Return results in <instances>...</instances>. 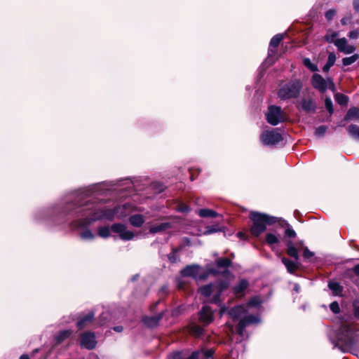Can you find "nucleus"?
I'll list each match as a JSON object with an SVG mask.
<instances>
[{
	"instance_id": "obj_1",
	"label": "nucleus",
	"mask_w": 359,
	"mask_h": 359,
	"mask_svg": "<svg viewBox=\"0 0 359 359\" xmlns=\"http://www.w3.org/2000/svg\"><path fill=\"white\" fill-rule=\"evenodd\" d=\"M250 218L253 222L250 231L255 236H258L264 232L266 225L272 224L277 221V219L274 217L258 212H251L250 213Z\"/></svg>"
},
{
	"instance_id": "obj_2",
	"label": "nucleus",
	"mask_w": 359,
	"mask_h": 359,
	"mask_svg": "<svg viewBox=\"0 0 359 359\" xmlns=\"http://www.w3.org/2000/svg\"><path fill=\"white\" fill-rule=\"evenodd\" d=\"M229 287V283L220 281L214 284H210L199 289L201 294L205 297L210 298V302L218 304L222 302L221 293Z\"/></svg>"
},
{
	"instance_id": "obj_3",
	"label": "nucleus",
	"mask_w": 359,
	"mask_h": 359,
	"mask_svg": "<svg viewBox=\"0 0 359 359\" xmlns=\"http://www.w3.org/2000/svg\"><path fill=\"white\" fill-rule=\"evenodd\" d=\"M128 205H123L121 207H118L115 210H102L99 212L95 214L93 218L90 219L88 222V223H90L92 221H95L97 219H112L115 216L119 219L123 218L127 216L129 213Z\"/></svg>"
},
{
	"instance_id": "obj_4",
	"label": "nucleus",
	"mask_w": 359,
	"mask_h": 359,
	"mask_svg": "<svg viewBox=\"0 0 359 359\" xmlns=\"http://www.w3.org/2000/svg\"><path fill=\"white\" fill-rule=\"evenodd\" d=\"M301 86V83L298 80L290 82L279 90L278 96L282 99L295 97L299 95Z\"/></svg>"
},
{
	"instance_id": "obj_5",
	"label": "nucleus",
	"mask_w": 359,
	"mask_h": 359,
	"mask_svg": "<svg viewBox=\"0 0 359 359\" xmlns=\"http://www.w3.org/2000/svg\"><path fill=\"white\" fill-rule=\"evenodd\" d=\"M311 83L314 88L321 93L325 92L327 89L335 90V86L332 80L330 78L325 79L320 74H315L312 76Z\"/></svg>"
},
{
	"instance_id": "obj_6",
	"label": "nucleus",
	"mask_w": 359,
	"mask_h": 359,
	"mask_svg": "<svg viewBox=\"0 0 359 359\" xmlns=\"http://www.w3.org/2000/svg\"><path fill=\"white\" fill-rule=\"evenodd\" d=\"M262 302V300L259 297H255L246 305H240L231 309L229 311V314L233 320H238L247 312L246 308L257 306L261 304Z\"/></svg>"
},
{
	"instance_id": "obj_7",
	"label": "nucleus",
	"mask_w": 359,
	"mask_h": 359,
	"mask_svg": "<svg viewBox=\"0 0 359 359\" xmlns=\"http://www.w3.org/2000/svg\"><path fill=\"white\" fill-rule=\"evenodd\" d=\"M266 116L268 123L273 126H276L280 122L285 120V116L282 111L281 108L278 107H269Z\"/></svg>"
},
{
	"instance_id": "obj_8",
	"label": "nucleus",
	"mask_w": 359,
	"mask_h": 359,
	"mask_svg": "<svg viewBox=\"0 0 359 359\" xmlns=\"http://www.w3.org/2000/svg\"><path fill=\"white\" fill-rule=\"evenodd\" d=\"M260 138L264 145H272L283 140L281 135L276 130L264 131Z\"/></svg>"
},
{
	"instance_id": "obj_9",
	"label": "nucleus",
	"mask_w": 359,
	"mask_h": 359,
	"mask_svg": "<svg viewBox=\"0 0 359 359\" xmlns=\"http://www.w3.org/2000/svg\"><path fill=\"white\" fill-rule=\"evenodd\" d=\"M111 230L118 233L119 237L124 241H130L132 240L134 236L135 233L127 229V227L121 224H114L111 226Z\"/></svg>"
},
{
	"instance_id": "obj_10",
	"label": "nucleus",
	"mask_w": 359,
	"mask_h": 359,
	"mask_svg": "<svg viewBox=\"0 0 359 359\" xmlns=\"http://www.w3.org/2000/svg\"><path fill=\"white\" fill-rule=\"evenodd\" d=\"M339 332L341 336L339 337V342L341 341L344 343L346 346H350L352 344V330L351 327V325L348 323H345L339 329Z\"/></svg>"
},
{
	"instance_id": "obj_11",
	"label": "nucleus",
	"mask_w": 359,
	"mask_h": 359,
	"mask_svg": "<svg viewBox=\"0 0 359 359\" xmlns=\"http://www.w3.org/2000/svg\"><path fill=\"white\" fill-rule=\"evenodd\" d=\"M259 322V318L255 316H249L241 319L238 327L237 332L241 336H244V329L245 327L250 324H255Z\"/></svg>"
},
{
	"instance_id": "obj_12",
	"label": "nucleus",
	"mask_w": 359,
	"mask_h": 359,
	"mask_svg": "<svg viewBox=\"0 0 359 359\" xmlns=\"http://www.w3.org/2000/svg\"><path fill=\"white\" fill-rule=\"evenodd\" d=\"M96 345V340L93 333L85 332L81 335V346L87 348L93 349Z\"/></svg>"
},
{
	"instance_id": "obj_13",
	"label": "nucleus",
	"mask_w": 359,
	"mask_h": 359,
	"mask_svg": "<svg viewBox=\"0 0 359 359\" xmlns=\"http://www.w3.org/2000/svg\"><path fill=\"white\" fill-rule=\"evenodd\" d=\"M214 319L213 311L208 306H204L199 313V320L205 325L210 324Z\"/></svg>"
},
{
	"instance_id": "obj_14",
	"label": "nucleus",
	"mask_w": 359,
	"mask_h": 359,
	"mask_svg": "<svg viewBox=\"0 0 359 359\" xmlns=\"http://www.w3.org/2000/svg\"><path fill=\"white\" fill-rule=\"evenodd\" d=\"M184 276L193 277L194 278L202 279L203 277L201 276V268L197 265L188 266L182 271Z\"/></svg>"
},
{
	"instance_id": "obj_15",
	"label": "nucleus",
	"mask_w": 359,
	"mask_h": 359,
	"mask_svg": "<svg viewBox=\"0 0 359 359\" xmlns=\"http://www.w3.org/2000/svg\"><path fill=\"white\" fill-rule=\"evenodd\" d=\"M335 46L337 47L339 50L343 52L345 54H351L355 50L353 46L348 45L347 43V40L345 38L336 40Z\"/></svg>"
},
{
	"instance_id": "obj_16",
	"label": "nucleus",
	"mask_w": 359,
	"mask_h": 359,
	"mask_svg": "<svg viewBox=\"0 0 359 359\" xmlns=\"http://www.w3.org/2000/svg\"><path fill=\"white\" fill-rule=\"evenodd\" d=\"M248 285V282L246 280H241L238 285L233 289L234 295L238 298L243 297Z\"/></svg>"
},
{
	"instance_id": "obj_17",
	"label": "nucleus",
	"mask_w": 359,
	"mask_h": 359,
	"mask_svg": "<svg viewBox=\"0 0 359 359\" xmlns=\"http://www.w3.org/2000/svg\"><path fill=\"white\" fill-rule=\"evenodd\" d=\"M212 353L213 352L212 350L194 352L189 358V359H210L212 358Z\"/></svg>"
},
{
	"instance_id": "obj_18",
	"label": "nucleus",
	"mask_w": 359,
	"mask_h": 359,
	"mask_svg": "<svg viewBox=\"0 0 359 359\" xmlns=\"http://www.w3.org/2000/svg\"><path fill=\"white\" fill-rule=\"evenodd\" d=\"M94 314L89 312L86 316L80 319L77 323V326L79 329H82L92 322Z\"/></svg>"
},
{
	"instance_id": "obj_19",
	"label": "nucleus",
	"mask_w": 359,
	"mask_h": 359,
	"mask_svg": "<svg viewBox=\"0 0 359 359\" xmlns=\"http://www.w3.org/2000/svg\"><path fill=\"white\" fill-rule=\"evenodd\" d=\"M145 218L142 215H134L130 217V224L136 227H140L144 222Z\"/></svg>"
},
{
	"instance_id": "obj_20",
	"label": "nucleus",
	"mask_w": 359,
	"mask_h": 359,
	"mask_svg": "<svg viewBox=\"0 0 359 359\" xmlns=\"http://www.w3.org/2000/svg\"><path fill=\"white\" fill-rule=\"evenodd\" d=\"M302 107L306 111H313L315 110L316 105L313 100L305 99L302 101Z\"/></svg>"
},
{
	"instance_id": "obj_21",
	"label": "nucleus",
	"mask_w": 359,
	"mask_h": 359,
	"mask_svg": "<svg viewBox=\"0 0 359 359\" xmlns=\"http://www.w3.org/2000/svg\"><path fill=\"white\" fill-rule=\"evenodd\" d=\"M328 287L334 295H340L341 294L342 287L338 283L330 281L328 284Z\"/></svg>"
},
{
	"instance_id": "obj_22",
	"label": "nucleus",
	"mask_w": 359,
	"mask_h": 359,
	"mask_svg": "<svg viewBox=\"0 0 359 359\" xmlns=\"http://www.w3.org/2000/svg\"><path fill=\"white\" fill-rule=\"evenodd\" d=\"M72 334V331L70 330H63L60 332L55 337V341L57 344H60L65 339H67Z\"/></svg>"
},
{
	"instance_id": "obj_23",
	"label": "nucleus",
	"mask_w": 359,
	"mask_h": 359,
	"mask_svg": "<svg viewBox=\"0 0 359 359\" xmlns=\"http://www.w3.org/2000/svg\"><path fill=\"white\" fill-rule=\"evenodd\" d=\"M354 118H359V109L357 107L350 108L344 117L345 120H351Z\"/></svg>"
},
{
	"instance_id": "obj_24",
	"label": "nucleus",
	"mask_w": 359,
	"mask_h": 359,
	"mask_svg": "<svg viewBox=\"0 0 359 359\" xmlns=\"http://www.w3.org/2000/svg\"><path fill=\"white\" fill-rule=\"evenodd\" d=\"M282 262L286 266L288 272H290V273H293L297 268V262L290 261V260L287 259V258L283 257L282 259Z\"/></svg>"
},
{
	"instance_id": "obj_25",
	"label": "nucleus",
	"mask_w": 359,
	"mask_h": 359,
	"mask_svg": "<svg viewBox=\"0 0 359 359\" xmlns=\"http://www.w3.org/2000/svg\"><path fill=\"white\" fill-rule=\"evenodd\" d=\"M198 215L201 217H216L218 216V214L215 211L210 209L199 210Z\"/></svg>"
},
{
	"instance_id": "obj_26",
	"label": "nucleus",
	"mask_w": 359,
	"mask_h": 359,
	"mask_svg": "<svg viewBox=\"0 0 359 359\" xmlns=\"http://www.w3.org/2000/svg\"><path fill=\"white\" fill-rule=\"evenodd\" d=\"M282 39H283V35H281V34H277V35L274 36L270 41L269 51L273 52L274 50H273V48H276L278 46L280 42L282 41Z\"/></svg>"
},
{
	"instance_id": "obj_27",
	"label": "nucleus",
	"mask_w": 359,
	"mask_h": 359,
	"mask_svg": "<svg viewBox=\"0 0 359 359\" xmlns=\"http://www.w3.org/2000/svg\"><path fill=\"white\" fill-rule=\"evenodd\" d=\"M336 60V55L333 53H330L328 55L327 63L323 67V69L324 72H327L331 67H332Z\"/></svg>"
},
{
	"instance_id": "obj_28",
	"label": "nucleus",
	"mask_w": 359,
	"mask_h": 359,
	"mask_svg": "<svg viewBox=\"0 0 359 359\" xmlns=\"http://www.w3.org/2000/svg\"><path fill=\"white\" fill-rule=\"evenodd\" d=\"M287 253L289 256L294 257L296 260L298 259V251L291 242L287 243Z\"/></svg>"
},
{
	"instance_id": "obj_29",
	"label": "nucleus",
	"mask_w": 359,
	"mask_h": 359,
	"mask_svg": "<svg viewBox=\"0 0 359 359\" xmlns=\"http://www.w3.org/2000/svg\"><path fill=\"white\" fill-rule=\"evenodd\" d=\"M170 226L168 223H161L159 225L151 226L149 231L152 233H158L167 229Z\"/></svg>"
},
{
	"instance_id": "obj_30",
	"label": "nucleus",
	"mask_w": 359,
	"mask_h": 359,
	"mask_svg": "<svg viewBox=\"0 0 359 359\" xmlns=\"http://www.w3.org/2000/svg\"><path fill=\"white\" fill-rule=\"evenodd\" d=\"M266 241L269 245H273L279 242V238L273 233H267L266 236Z\"/></svg>"
},
{
	"instance_id": "obj_31",
	"label": "nucleus",
	"mask_w": 359,
	"mask_h": 359,
	"mask_svg": "<svg viewBox=\"0 0 359 359\" xmlns=\"http://www.w3.org/2000/svg\"><path fill=\"white\" fill-rule=\"evenodd\" d=\"M358 59V55L354 54L350 57H344L342 60V62L344 66H348V65H350L354 63Z\"/></svg>"
},
{
	"instance_id": "obj_32",
	"label": "nucleus",
	"mask_w": 359,
	"mask_h": 359,
	"mask_svg": "<svg viewBox=\"0 0 359 359\" xmlns=\"http://www.w3.org/2000/svg\"><path fill=\"white\" fill-rule=\"evenodd\" d=\"M338 36V33L334 31H329L327 34L325 35V38L327 41L330 43H334L336 41V38Z\"/></svg>"
},
{
	"instance_id": "obj_33",
	"label": "nucleus",
	"mask_w": 359,
	"mask_h": 359,
	"mask_svg": "<svg viewBox=\"0 0 359 359\" xmlns=\"http://www.w3.org/2000/svg\"><path fill=\"white\" fill-rule=\"evenodd\" d=\"M335 100L341 105L346 104L348 102V97L341 93H337L334 96Z\"/></svg>"
},
{
	"instance_id": "obj_34",
	"label": "nucleus",
	"mask_w": 359,
	"mask_h": 359,
	"mask_svg": "<svg viewBox=\"0 0 359 359\" xmlns=\"http://www.w3.org/2000/svg\"><path fill=\"white\" fill-rule=\"evenodd\" d=\"M348 131L351 135L355 138H359V126L351 125L348 128Z\"/></svg>"
},
{
	"instance_id": "obj_35",
	"label": "nucleus",
	"mask_w": 359,
	"mask_h": 359,
	"mask_svg": "<svg viewBox=\"0 0 359 359\" xmlns=\"http://www.w3.org/2000/svg\"><path fill=\"white\" fill-rule=\"evenodd\" d=\"M303 64L312 72H317L318 70V67L313 64L309 58H304Z\"/></svg>"
},
{
	"instance_id": "obj_36",
	"label": "nucleus",
	"mask_w": 359,
	"mask_h": 359,
	"mask_svg": "<svg viewBox=\"0 0 359 359\" xmlns=\"http://www.w3.org/2000/svg\"><path fill=\"white\" fill-rule=\"evenodd\" d=\"M98 235L102 238H107L110 236V229L108 226L100 227L98 229Z\"/></svg>"
},
{
	"instance_id": "obj_37",
	"label": "nucleus",
	"mask_w": 359,
	"mask_h": 359,
	"mask_svg": "<svg viewBox=\"0 0 359 359\" xmlns=\"http://www.w3.org/2000/svg\"><path fill=\"white\" fill-rule=\"evenodd\" d=\"M95 236V234L89 230H84L81 233V237L84 240H92Z\"/></svg>"
},
{
	"instance_id": "obj_38",
	"label": "nucleus",
	"mask_w": 359,
	"mask_h": 359,
	"mask_svg": "<svg viewBox=\"0 0 359 359\" xmlns=\"http://www.w3.org/2000/svg\"><path fill=\"white\" fill-rule=\"evenodd\" d=\"M219 267H227L230 265L231 261L227 258L219 259L216 262Z\"/></svg>"
},
{
	"instance_id": "obj_39",
	"label": "nucleus",
	"mask_w": 359,
	"mask_h": 359,
	"mask_svg": "<svg viewBox=\"0 0 359 359\" xmlns=\"http://www.w3.org/2000/svg\"><path fill=\"white\" fill-rule=\"evenodd\" d=\"M327 128L324 126H319L315 131V135L318 137L323 136L326 132Z\"/></svg>"
},
{
	"instance_id": "obj_40",
	"label": "nucleus",
	"mask_w": 359,
	"mask_h": 359,
	"mask_svg": "<svg viewBox=\"0 0 359 359\" xmlns=\"http://www.w3.org/2000/svg\"><path fill=\"white\" fill-rule=\"evenodd\" d=\"M191 332L196 336H199L202 334L203 330L198 325H193L191 328Z\"/></svg>"
},
{
	"instance_id": "obj_41",
	"label": "nucleus",
	"mask_w": 359,
	"mask_h": 359,
	"mask_svg": "<svg viewBox=\"0 0 359 359\" xmlns=\"http://www.w3.org/2000/svg\"><path fill=\"white\" fill-rule=\"evenodd\" d=\"M325 104L326 109L328 110V111L330 114H332L333 112V107H332V102L330 98L327 97L325 100Z\"/></svg>"
},
{
	"instance_id": "obj_42",
	"label": "nucleus",
	"mask_w": 359,
	"mask_h": 359,
	"mask_svg": "<svg viewBox=\"0 0 359 359\" xmlns=\"http://www.w3.org/2000/svg\"><path fill=\"white\" fill-rule=\"evenodd\" d=\"M330 307L331 311L333 313H338L339 312L340 309H339V306L337 302H332L330 304Z\"/></svg>"
},
{
	"instance_id": "obj_43",
	"label": "nucleus",
	"mask_w": 359,
	"mask_h": 359,
	"mask_svg": "<svg viewBox=\"0 0 359 359\" xmlns=\"http://www.w3.org/2000/svg\"><path fill=\"white\" fill-rule=\"evenodd\" d=\"M350 39H356L359 36V29H354L348 33Z\"/></svg>"
},
{
	"instance_id": "obj_44",
	"label": "nucleus",
	"mask_w": 359,
	"mask_h": 359,
	"mask_svg": "<svg viewBox=\"0 0 359 359\" xmlns=\"http://www.w3.org/2000/svg\"><path fill=\"white\" fill-rule=\"evenodd\" d=\"M335 11L334 10H329L327 11L326 13H325V18L328 20H330L333 18V17L335 15Z\"/></svg>"
},
{
	"instance_id": "obj_45",
	"label": "nucleus",
	"mask_w": 359,
	"mask_h": 359,
	"mask_svg": "<svg viewBox=\"0 0 359 359\" xmlns=\"http://www.w3.org/2000/svg\"><path fill=\"white\" fill-rule=\"evenodd\" d=\"M177 210L182 212H187L189 211V207L185 204H180L177 207Z\"/></svg>"
},
{
	"instance_id": "obj_46",
	"label": "nucleus",
	"mask_w": 359,
	"mask_h": 359,
	"mask_svg": "<svg viewBox=\"0 0 359 359\" xmlns=\"http://www.w3.org/2000/svg\"><path fill=\"white\" fill-rule=\"evenodd\" d=\"M285 235L290 238H294L296 236V233L294 230L291 229H287L285 231Z\"/></svg>"
},
{
	"instance_id": "obj_47",
	"label": "nucleus",
	"mask_w": 359,
	"mask_h": 359,
	"mask_svg": "<svg viewBox=\"0 0 359 359\" xmlns=\"http://www.w3.org/2000/svg\"><path fill=\"white\" fill-rule=\"evenodd\" d=\"M313 252H310L307 248L304 249V257L310 258V257H313Z\"/></svg>"
},
{
	"instance_id": "obj_48",
	"label": "nucleus",
	"mask_w": 359,
	"mask_h": 359,
	"mask_svg": "<svg viewBox=\"0 0 359 359\" xmlns=\"http://www.w3.org/2000/svg\"><path fill=\"white\" fill-rule=\"evenodd\" d=\"M168 259L170 260V262H175L177 260V258L175 257V252H173L172 253L169 255Z\"/></svg>"
},
{
	"instance_id": "obj_49",
	"label": "nucleus",
	"mask_w": 359,
	"mask_h": 359,
	"mask_svg": "<svg viewBox=\"0 0 359 359\" xmlns=\"http://www.w3.org/2000/svg\"><path fill=\"white\" fill-rule=\"evenodd\" d=\"M353 6L356 11L359 12V0H355L353 1Z\"/></svg>"
},
{
	"instance_id": "obj_50",
	"label": "nucleus",
	"mask_w": 359,
	"mask_h": 359,
	"mask_svg": "<svg viewBox=\"0 0 359 359\" xmlns=\"http://www.w3.org/2000/svg\"><path fill=\"white\" fill-rule=\"evenodd\" d=\"M170 359H181V354L180 353H174Z\"/></svg>"
},
{
	"instance_id": "obj_51",
	"label": "nucleus",
	"mask_w": 359,
	"mask_h": 359,
	"mask_svg": "<svg viewBox=\"0 0 359 359\" xmlns=\"http://www.w3.org/2000/svg\"><path fill=\"white\" fill-rule=\"evenodd\" d=\"M226 310H227V309L226 306H221L220 311H219L220 315L222 316L223 314H224L226 313Z\"/></svg>"
},
{
	"instance_id": "obj_52",
	"label": "nucleus",
	"mask_w": 359,
	"mask_h": 359,
	"mask_svg": "<svg viewBox=\"0 0 359 359\" xmlns=\"http://www.w3.org/2000/svg\"><path fill=\"white\" fill-rule=\"evenodd\" d=\"M354 272L359 275V264L358 265H356L355 267H354Z\"/></svg>"
},
{
	"instance_id": "obj_53",
	"label": "nucleus",
	"mask_w": 359,
	"mask_h": 359,
	"mask_svg": "<svg viewBox=\"0 0 359 359\" xmlns=\"http://www.w3.org/2000/svg\"><path fill=\"white\" fill-rule=\"evenodd\" d=\"M122 327L121 326H117L114 328V330L116 332H121L122 331Z\"/></svg>"
},
{
	"instance_id": "obj_54",
	"label": "nucleus",
	"mask_w": 359,
	"mask_h": 359,
	"mask_svg": "<svg viewBox=\"0 0 359 359\" xmlns=\"http://www.w3.org/2000/svg\"><path fill=\"white\" fill-rule=\"evenodd\" d=\"M19 359H29L27 355H22Z\"/></svg>"
},
{
	"instance_id": "obj_55",
	"label": "nucleus",
	"mask_w": 359,
	"mask_h": 359,
	"mask_svg": "<svg viewBox=\"0 0 359 359\" xmlns=\"http://www.w3.org/2000/svg\"><path fill=\"white\" fill-rule=\"evenodd\" d=\"M218 231V230H217V229H209V230H208V233H212V232H216V231Z\"/></svg>"
},
{
	"instance_id": "obj_56",
	"label": "nucleus",
	"mask_w": 359,
	"mask_h": 359,
	"mask_svg": "<svg viewBox=\"0 0 359 359\" xmlns=\"http://www.w3.org/2000/svg\"><path fill=\"white\" fill-rule=\"evenodd\" d=\"M294 290H295L297 292H299V291L300 287H299V286L297 284H295V285H294Z\"/></svg>"
},
{
	"instance_id": "obj_57",
	"label": "nucleus",
	"mask_w": 359,
	"mask_h": 359,
	"mask_svg": "<svg viewBox=\"0 0 359 359\" xmlns=\"http://www.w3.org/2000/svg\"><path fill=\"white\" fill-rule=\"evenodd\" d=\"M237 235L240 238H243L244 236V234L243 233H241V232L238 233Z\"/></svg>"
},
{
	"instance_id": "obj_58",
	"label": "nucleus",
	"mask_w": 359,
	"mask_h": 359,
	"mask_svg": "<svg viewBox=\"0 0 359 359\" xmlns=\"http://www.w3.org/2000/svg\"><path fill=\"white\" fill-rule=\"evenodd\" d=\"M341 23L343 25H346V20L344 18L341 20Z\"/></svg>"
}]
</instances>
